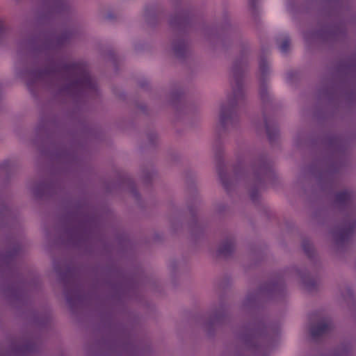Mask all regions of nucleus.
Wrapping results in <instances>:
<instances>
[{"label":"nucleus","instance_id":"1","mask_svg":"<svg viewBox=\"0 0 356 356\" xmlns=\"http://www.w3.org/2000/svg\"><path fill=\"white\" fill-rule=\"evenodd\" d=\"M49 75L56 77L65 76L70 83L66 86L67 92L81 91L83 90H96V83L91 78L88 66L83 63H68L45 68L39 73V76Z\"/></svg>","mask_w":356,"mask_h":356},{"label":"nucleus","instance_id":"2","mask_svg":"<svg viewBox=\"0 0 356 356\" xmlns=\"http://www.w3.org/2000/svg\"><path fill=\"white\" fill-rule=\"evenodd\" d=\"M356 230V221H346L336 233V238L338 242L344 243L348 241Z\"/></svg>","mask_w":356,"mask_h":356},{"label":"nucleus","instance_id":"3","mask_svg":"<svg viewBox=\"0 0 356 356\" xmlns=\"http://www.w3.org/2000/svg\"><path fill=\"white\" fill-rule=\"evenodd\" d=\"M332 328L331 322L327 319H323L317 325L311 327L310 334L313 339H316L329 333Z\"/></svg>","mask_w":356,"mask_h":356},{"label":"nucleus","instance_id":"4","mask_svg":"<svg viewBox=\"0 0 356 356\" xmlns=\"http://www.w3.org/2000/svg\"><path fill=\"white\" fill-rule=\"evenodd\" d=\"M353 194L349 191H343L336 194V203L340 206L349 207L353 202Z\"/></svg>","mask_w":356,"mask_h":356},{"label":"nucleus","instance_id":"5","mask_svg":"<svg viewBox=\"0 0 356 356\" xmlns=\"http://www.w3.org/2000/svg\"><path fill=\"white\" fill-rule=\"evenodd\" d=\"M234 247L233 241L232 239H228L220 245L218 250L219 254L224 256L229 255L233 252Z\"/></svg>","mask_w":356,"mask_h":356},{"label":"nucleus","instance_id":"6","mask_svg":"<svg viewBox=\"0 0 356 356\" xmlns=\"http://www.w3.org/2000/svg\"><path fill=\"white\" fill-rule=\"evenodd\" d=\"M233 113V108H227L222 106L220 109V120L222 125H225L229 119H231Z\"/></svg>","mask_w":356,"mask_h":356},{"label":"nucleus","instance_id":"7","mask_svg":"<svg viewBox=\"0 0 356 356\" xmlns=\"http://www.w3.org/2000/svg\"><path fill=\"white\" fill-rule=\"evenodd\" d=\"M290 40L288 36L285 37L279 46L281 52L286 53L289 49Z\"/></svg>","mask_w":356,"mask_h":356},{"label":"nucleus","instance_id":"8","mask_svg":"<svg viewBox=\"0 0 356 356\" xmlns=\"http://www.w3.org/2000/svg\"><path fill=\"white\" fill-rule=\"evenodd\" d=\"M302 248L309 257H312L313 256V248L311 244L307 242H305L302 244Z\"/></svg>","mask_w":356,"mask_h":356},{"label":"nucleus","instance_id":"9","mask_svg":"<svg viewBox=\"0 0 356 356\" xmlns=\"http://www.w3.org/2000/svg\"><path fill=\"white\" fill-rule=\"evenodd\" d=\"M185 44L184 42H179L174 46V51L177 54H183L185 51Z\"/></svg>","mask_w":356,"mask_h":356},{"label":"nucleus","instance_id":"10","mask_svg":"<svg viewBox=\"0 0 356 356\" xmlns=\"http://www.w3.org/2000/svg\"><path fill=\"white\" fill-rule=\"evenodd\" d=\"M259 70L263 75H265L268 70V64L264 60H261L259 63Z\"/></svg>","mask_w":356,"mask_h":356},{"label":"nucleus","instance_id":"11","mask_svg":"<svg viewBox=\"0 0 356 356\" xmlns=\"http://www.w3.org/2000/svg\"><path fill=\"white\" fill-rule=\"evenodd\" d=\"M5 33V27L3 25V22L0 19V39L4 35Z\"/></svg>","mask_w":356,"mask_h":356},{"label":"nucleus","instance_id":"12","mask_svg":"<svg viewBox=\"0 0 356 356\" xmlns=\"http://www.w3.org/2000/svg\"><path fill=\"white\" fill-rule=\"evenodd\" d=\"M250 5L252 7H255L256 6V0H249Z\"/></svg>","mask_w":356,"mask_h":356}]
</instances>
